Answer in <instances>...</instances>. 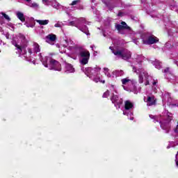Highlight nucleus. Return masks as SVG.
<instances>
[{
  "label": "nucleus",
  "instance_id": "1",
  "mask_svg": "<svg viewBox=\"0 0 178 178\" xmlns=\"http://www.w3.org/2000/svg\"><path fill=\"white\" fill-rule=\"evenodd\" d=\"M145 58L142 55L135 54L134 56V65H131L134 73H136L138 76V83L140 84H143L144 83L145 79V86H149V81L152 80V85L156 86L158 83L156 81L152 79L148 72L144 70V68L141 67V63Z\"/></svg>",
  "mask_w": 178,
  "mask_h": 178
},
{
  "label": "nucleus",
  "instance_id": "2",
  "mask_svg": "<svg viewBox=\"0 0 178 178\" xmlns=\"http://www.w3.org/2000/svg\"><path fill=\"white\" fill-rule=\"evenodd\" d=\"M11 44L15 47L17 49L16 54H17L19 56L22 58V56L26 54V48H27L29 44V42L26 40V36L20 33L14 36Z\"/></svg>",
  "mask_w": 178,
  "mask_h": 178
},
{
  "label": "nucleus",
  "instance_id": "3",
  "mask_svg": "<svg viewBox=\"0 0 178 178\" xmlns=\"http://www.w3.org/2000/svg\"><path fill=\"white\" fill-rule=\"evenodd\" d=\"M150 119H156V122H159L160 126L163 130L165 131V133H169L170 130V122L172 120V114L169 113L167 110H165L163 113V116H159L158 118L154 115H149Z\"/></svg>",
  "mask_w": 178,
  "mask_h": 178
},
{
  "label": "nucleus",
  "instance_id": "4",
  "mask_svg": "<svg viewBox=\"0 0 178 178\" xmlns=\"http://www.w3.org/2000/svg\"><path fill=\"white\" fill-rule=\"evenodd\" d=\"M90 25V22L87 21L85 17L76 18L72 17V21H70L67 26H72L76 27L78 30L84 33L87 35H90V32L88 31V26L86 25Z\"/></svg>",
  "mask_w": 178,
  "mask_h": 178
},
{
  "label": "nucleus",
  "instance_id": "5",
  "mask_svg": "<svg viewBox=\"0 0 178 178\" xmlns=\"http://www.w3.org/2000/svg\"><path fill=\"white\" fill-rule=\"evenodd\" d=\"M38 57L44 67H48L49 70H56L57 72L62 70V65H60V63L57 60L50 57H42V53H39Z\"/></svg>",
  "mask_w": 178,
  "mask_h": 178
},
{
  "label": "nucleus",
  "instance_id": "6",
  "mask_svg": "<svg viewBox=\"0 0 178 178\" xmlns=\"http://www.w3.org/2000/svg\"><path fill=\"white\" fill-rule=\"evenodd\" d=\"M122 87L125 91H129V92H134V94H138L141 92V87H136L137 81L136 79H130L129 77L122 79L121 80Z\"/></svg>",
  "mask_w": 178,
  "mask_h": 178
},
{
  "label": "nucleus",
  "instance_id": "7",
  "mask_svg": "<svg viewBox=\"0 0 178 178\" xmlns=\"http://www.w3.org/2000/svg\"><path fill=\"white\" fill-rule=\"evenodd\" d=\"M39 52H41V48L40 47V44L37 42L33 43V48H29L28 52L25 49V54H22L21 58H25L26 60L29 62H33V63H35V55L38 54Z\"/></svg>",
  "mask_w": 178,
  "mask_h": 178
},
{
  "label": "nucleus",
  "instance_id": "8",
  "mask_svg": "<svg viewBox=\"0 0 178 178\" xmlns=\"http://www.w3.org/2000/svg\"><path fill=\"white\" fill-rule=\"evenodd\" d=\"M115 28L120 34H131L133 33L131 28L128 26L127 24L123 21L120 24H115Z\"/></svg>",
  "mask_w": 178,
  "mask_h": 178
},
{
  "label": "nucleus",
  "instance_id": "9",
  "mask_svg": "<svg viewBox=\"0 0 178 178\" xmlns=\"http://www.w3.org/2000/svg\"><path fill=\"white\" fill-rule=\"evenodd\" d=\"M113 54H114L115 56H117V58H120L124 60H128V59H130V58H131V52L126 49L113 50Z\"/></svg>",
  "mask_w": 178,
  "mask_h": 178
},
{
  "label": "nucleus",
  "instance_id": "10",
  "mask_svg": "<svg viewBox=\"0 0 178 178\" xmlns=\"http://www.w3.org/2000/svg\"><path fill=\"white\" fill-rule=\"evenodd\" d=\"M111 90L115 91V93H113V96L111 97V99L113 104H114L115 108L117 109L120 108V105L123 104V100L122 99H119V96L118 95V92H116V88H115V86L111 85Z\"/></svg>",
  "mask_w": 178,
  "mask_h": 178
},
{
  "label": "nucleus",
  "instance_id": "11",
  "mask_svg": "<svg viewBox=\"0 0 178 178\" xmlns=\"http://www.w3.org/2000/svg\"><path fill=\"white\" fill-rule=\"evenodd\" d=\"M133 109H134V104L130 100L125 101L123 108V115H125L126 116H132Z\"/></svg>",
  "mask_w": 178,
  "mask_h": 178
},
{
  "label": "nucleus",
  "instance_id": "12",
  "mask_svg": "<svg viewBox=\"0 0 178 178\" xmlns=\"http://www.w3.org/2000/svg\"><path fill=\"white\" fill-rule=\"evenodd\" d=\"M79 62L81 65H87L88 63V60H90V51L88 50H82L79 53Z\"/></svg>",
  "mask_w": 178,
  "mask_h": 178
},
{
  "label": "nucleus",
  "instance_id": "13",
  "mask_svg": "<svg viewBox=\"0 0 178 178\" xmlns=\"http://www.w3.org/2000/svg\"><path fill=\"white\" fill-rule=\"evenodd\" d=\"M101 72V67L96 66L95 68L87 67L85 69V74L88 76L90 79V76L94 77L95 76H98Z\"/></svg>",
  "mask_w": 178,
  "mask_h": 178
},
{
  "label": "nucleus",
  "instance_id": "14",
  "mask_svg": "<svg viewBox=\"0 0 178 178\" xmlns=\"http://www.w3.org/2000/svg\"><path fill=\"white\" fill-rule=\"evenodd\" d=\"M158 41H159V39H158V38L155 37L154 35L149 36L147 39H143V44H145L146 45L155 44V42H158Z\"/></svg>",
  "mask_w": 178,
  "mask_h": 178
},
{
  "label": "nucleus",
  "instance_id": "15",
  "mask_svg": "<svg viewBox=\"0 0 178 178\" xmlns=\"http://www.w3.org/2000/svg\"><path fill=\"white\" fill-rule=\"evenodd\" d=\"M147 106H152V105H156V99L154 96H148L147 99L145 100Z\"/></svg>",
  "mask_w": 178,
  "mask_h": 178
},
{
  "label": "nucleus",
  "instance_id": "16",
  "mask_svg": "<svg viewBox=\"0 0 178 178\" xmlns=\"http://www.w3.org/2000/svg\"><path fill=\"white\" fill-rule=\"evenodd\" d=\"M55 41H56V35L51 33L46 36V42L51 44V42H55Z\"/></svg>",
  "mask_w": 178,
  "mask_h": 178
},
{
  "label": "nucleus",
  "instance_id": "17",
  "mask_svg": "<svg viewBox=\"0 0 178 178\" xmlns=\"http://www.w3.org/2000/svg\"><path fill=\"white\" fill-rule=\"evenodd\" d=\"M65 73H74V67H73V65L69 63H66L65 65Z\"/></svg>",
  "mask_w": 178,
  "mask_h": 178
},
{
  "label": "nucleus",
  "instance_id": "18",
  "mask_svg": "<svg viewBox=\"0 0 178 178\" xmlns=\"http://www.w3.org/2000/svg\"><path fill=\"white\" fill-rule=\"evenodd\" d=\"M90 79H91L92 81H95V83H102V84H105V80L101 79V77L98 75H95V76H90Z\"/></svg>",
  "mask_w": 178,
  "mask_h": 178
},
{
  "label": "nucleus",
  "instance_id": "19",
  "mask_svg": "<svg viewBox=\"0 0 178 178\" xmlns=\"http://www.w3.org/2000/svg\"><path fill=\"white\" fill-rule=\"evenodd\" d=\"M70 45H73V42L69 38H64L63 47H70Z\"/></svg>",
  "mask_w": 178,
  "mask_h": 178
},
{
  "label": "nucleus",
  "instance_id": "20",
  "mask_svg": "<svg viewBox=\"0 0 178 178\" xmlns=\"http://www.w3.org/2000/svg\"><path fill=\"white\" fill-rule=\"evenodd\" d=\"M113 74L118 77L124 75V71L122 70H117L113 72Z\"/></svg>",
  "mask_w": 178,
  "mask_h": 178
},
{
  "label": "nucleus",
  "instance_id": "21",
  "mask_svg": "<svg viewBox=\"0 0 178 178\" xmlns=\"http://www.w3.org/2000/svg\"><path fill=\"white\" fill-rule=\"evenodd\" d=\"M36 22L40 26H47V24H48V23H49V20H48V19H44V20L37 19Z\"/></svg>",
  "mask_w": 178,
  "mask_h": 178
},
{
  "label": "nucleus",
  "instance_id": "22",
  "mask_svg": "<svg viewBox=\"0 0 178 178\" xmlns=\"http://www.w3.org/2000/svg\"><path fill=\"white\" fill-rule=\"evenodd\" d=\"M50 5L53 6V8H55V9H59L60 8V4L58 3L56 1H51Z\"/></svg>",
  "mask_w": 178,
  "mask_h": 178
},
{
  "label": "nucleus",
  "instance_id": "23",
  "mask_svg": "<svg viewBox=\"0 0 178 178\" xmlns=\"http://www.w3.org/2000/svg\"><path fill=\"white\" fill-rule=\"evenodd\" d=\"M16 15L18 19L21 20V22H24V20H26V19L24 18V14H23L22 13L17 12Z\"/></svg>",
  "mask_w": 178,
  "mask_h": 178
},
{
  "label": "nucleus",
  "instance_id": "24",
  "mask_svg": "<svg viewBox=\"0 0 178 178\" xmlns=\"http://www.w3.org/2000/svg\"><path fill=\"white\" fill-rule=\"evenodd\" d=\"M152 64L154 66H155L156 69H161L162 67V65H161V62L158 60L153 61Z\"/></svg>",
  "mask_w": 178,
  "mask_h": 178
},
{
  "label": "nucleus",
  "instance_id": "25",
  "mask_svg": "<svg viewBox=\"0 0 178 178\" xmlns=\"http://www.w3.org/2000/svg\"><path fill=\"white\" fill-rule=\"evenodd\" d=\"M63 26H65V24L60 21L57 22V23L54 24V27H58L60 29H62Z\"/></svg>",
  "mask_w": 178,
  "mask_h": 178
},
{
  "label": "nucleus",
  "instance_id": "26",
  "mask_svg": "<svg viewBox=\"0 0 178 178\" xmlns=\"http://www.w3.org/2000/svg\"><path fill=\"white\" fill-rule=\"evenodd\" d=\"M27 5H28V6H30V8H38V4H37L35 3H31V1L29 2V3Z\"/></svg>",
  "mask_w": 178,
  "mask_h": 178
},
{
  "label": "nucleus",
  "instance_id": "27",
  "mask_svg": "<svg viewBox=\"0 0 178 178\" xmlns=\"http://www.w3.org/2000/svg\"><path fill=\"white\" fill-rule=\"evenodd\" d=\"M104 74H106V76L108 77H111V73H109V69L104 67Z\"/></svg>",
  "mask_w": 178,
  "mask_h": 178
},
{
  "label": "nucleus",
  "instance_id": "28",
  "mask_svg": "<svg viewBox=\"0 0 178 178\" xmlns=\"http://www.w3.org/2000/svg\"><path fill=\"white\" fill-rule=\"evenodd\" d=\"M172 47H175V44H172L170 42L165 43V47H167L168 49H170Z\"/></svg>",
  "mask_w": 178,
  "mask_h": 178
},
{
  "label": "nucleus",
  "instance_id": "29",
  "mask_svg": "<svg viewBox=\"0 0 178 178\" xmlns=\"http://www.w3.org/2000/svg\"><path fill=\"white\" fill-rule=\"evenodd\" d=\"M66 48L67 47L63 46V47H60V49H59L60 54H65L66 52Z\"/></svg>",
  "mask_w": 178,
  "mask_h": 178
},
{
  "label": "nucleus",
  "instance_id": "30",
  "mask_svg": "<svg viewBox=\"0 0 178 178\" xmlns=\"http://www.w3.org/2000/svg\"><path fill=\"white\" fill-rule=\"evenodd\" d=\"M1 14L2 15V16H3V17L6 19V20L10 22V17H8V15H6L5 13H1Z\"/></svg>",
  "mask_w": 178,
  "mask_h": 178
},
{
  "label": "nucleus",
  "instance_id": "31",
  "mask_svg": "<svg viewBox=\"0 0 178 178\" xmlns=\"http://www.w3.org/2000/svg\"><path fill=\"white\" fill-rule=\"evenodd\" d=\"M163 73L166 74H172V72H170V68L167 67L166 69L163 70Z\"/></svg>",
  "mask_w": 178,
  "mask_h": 178
},
{
  "label": "nucleus",
  "instance_id": "32",
  "mask_svg": "<svg viewBox=\"0 0 178 178\" xmlns=\"http://www.w3.org/2000/svg\"><path fill=\"white\" fill-rule=\"evenodd\" d=\"M81 2V0H75L72 1V3H71V6H74V5H77V3H80Z\"/></svg>",
  "mask_w": 178,
  "mask_h": 178
},
{
  "label": "nucleus",
  "instance_id": "33",
  "mask_svg": "<svg viewBox=\"0 0 178 178\" xmlns=\"http://www.w3.org/2000/svg\"><path fill=\"white\" fill-rule=\"evenodd\" d=\"M109 97V90H106L104 94H103V98H108Z\"/></svg>",
  "mask_w": 178,
  "mask_h": 178
},
{
  "label": "nucleus",
  "instance_id": "34",
  "mask_svg": "<svg viewBox=\"0 0 178 178\" xmlns=\"http://www.w3.org/2000/svg\"><path fill=\"white\" fill-rule=\"evenodd\" d=\"M42 2L44 5H51V1L49 0H42Z\"/></svg>",
  "mask_w": 178,
  "mask_h": 178
},
{
  "label": "nucleus",
  "instance_id": "35",
  "mask_svg": "<svg viewBox=\"0 0 178 178\" xmlns=\"http://www.w3.org/2000/svg\"><path fill=\"white\" fill-rule=\"evenodd\" d=\"M175 163H176L177 168H178V152H177V154L175 156Z\"/></svg>",
  "mask_w": 178,
  "mask_h": 178
},
{
  "label": "nucleus",
  "instance_id": "36",
  "mask_svg": "<svg viewBox=\"0 0 178 178\" xmlns=\"http://www.w3.org/2000/svg\"><path fill=\"white\" fill-rule=\"evenodd\" d=\"M24 24L26 27H31V28L34 27V24H29V23L26 22Z\"/></svg>",
  "mask_w": 178,
  "mask_h": 178
},
{
  "label": "nucleus",
  "instance_id": "37",
  "mask_svg": "<svg viewBox=\"0 0 178 178\" xmlns=\"http://www.w3.org/2000/svg\"><path fill=\"white\" fill-rule=\"evenodd\" d=\"M26 2H27V5H29L30 3V2H31V0H24Z\"/></svg>",
  "mask_w": 178,
  "mask_h": 178
},
{
  "label": "nucleus",
  "instance_id": "38",
  "mask_svg": "<svg viewBox=\"0 0 178 178\" xmlns=\"http://www.w3.org/2000/svg\"><path fill=\"white\" fill-rule=\"evenodd\" d=\"M56 46L57 47V48H59V49H60V45L59 44H56Z\"/></svg>",
  "mask_w": 178,
  "mask_h": 178
},
{
  "label": "nucleus",
  "instance_id": "39",
  "mask_svg": "<svg viewBox=\"0 0 178 178\" xmlns=\"http://www.w3.org/2000/svg\"><path fill=\"white\" fill-rule=\"evenodd\" d=\"M95 45H91L90 46V48L92 49V51H94V47H95Z\"/></svg>",
  "mask_w": 178,
  "mask_h": 178
},
{
  "label": "nucleus",
  "instance_id": "40",
  "mask_svg": "<svg viewBox=\"0 0 178 178\" xmlns=\"http://www.w3.org/2000/svg\"><path fill=\"white\" fill-rule=\"evenodd\" d=\"M130 120H134V117H131L129 118Z\"/></svg>",
  "mask_w": 178,
  "mask_h": 178
},
{
  "label": "nucleus",
  "instance_id": "41",
  "mask_svg": "<svg viewBox=\"0 0 178 178\" xmlns=\"http://www.w3.org/2000/svg\"><path fill=\"white\" fill-rule=\"evenodd\" d=\"M9 26H10V27H12V29H14V26L12 25V24H9Z\"/></svg>",
  "mask_w": 178,
  "mask_h": 178
},
{
  "label": "nucleus",
  "instance_id": "42",
  "mask_svg": "<svg viewBox=\"0 0 178 178\" xmlns=\"http://www.w3.org/2000/svg\"><path fill=\"white\" fill-rule=\"evenodd\" d=\"M118 16H122V13H118Z\"/></svg>",
  "mask_w": 178,
  "mask_h": 178
},
{
  "label": "nucleus",
  "instance_id": "43",
  "mask_svg": "<svg viewBox=\"0 0 178 178\" xmlns=\"http://www.w3.org/2000/svg\"><path fill=\"white\" fill-rule=\"evenodd\" d=\"M91 2H95V0H90Z\"/></svg>",
  "mask_w": 178,
  "mask_h": 178
},
{
  "label": "nucleus",
  "instance_id": "44",
  "mask_svg": "<svg viewBox=\"0 0 178 178\" xmlns=\"http://www.w3.org/2000/svg\"><path fill=\"white\" fill-rule=\"evenodd\" d=\"M91 8H92V9H94V6H91Z\"/></svg>",
  "mask_w": 178,
  "mask_h": 178
},
{
  "label": "nucleus",
  "instance_id": "45",
  "mask_svg": "<svg viewBox=\"0 0 178 178\" xmlns=\"http://www.w3.org/2000/svg\"><path fill=\"white\" fill-rule=\"evenodd\" d=\"M111 50H112V52H113V51H115V50H113V49H111Z\"/></svg>",
  "mask_w": 178,
  "mask_h": 178
},
{
  "label": "nucleus",
  "instance_id": "46",
  "mask_svg": "<svg viewBox=\"0 0 178 178\" xmlns=\"http://www.w3.org/2000/svg\"><path fill=\"white\" fill-rule=\"evenodd\" d=\"M110 49H112V47H110Z\"/></svg>",
  "mask_w": 178,
  "mask_h": 178
},
{
  "label": "nucleus",
  "instance_id": "47",
  "mask_svg": "<svg viewBox=\"0 0 178 178\" xmlns=\"http://www.w3.org/2000/svg\"><path fill=\"white\" fill-rule=\"evenodd\" d=\"M0 52H1V50H0Z\"/></svg>",
  "mask_w": 178,
  "mask_h": 178
}]
</instances>
